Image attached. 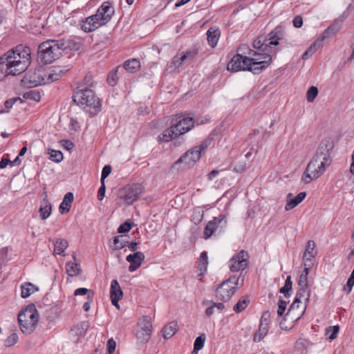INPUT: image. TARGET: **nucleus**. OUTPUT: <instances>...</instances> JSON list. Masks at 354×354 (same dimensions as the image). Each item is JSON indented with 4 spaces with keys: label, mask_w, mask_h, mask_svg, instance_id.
I'll return each instance as SVG.
<instances>
[{
    "label": "nucleus",
    "mask_w": 354,
    "mask_h": 354,
    "mask_svg": "<svg viewBox=\"0 0 354 354\" xmlns=\"http://www.w3.org/2000/svg\"><path fill=\"white\" fill-rule=\"evenodd\" d=\"M30 62V49L17 46L0 57V80L8 75H18L24 72Z\"/></svg>",
    "instance_id": "obj_1"
},
{
    "label": "nucleus",
    "mask_w": 354,
    "mask_h": 354,
    "mask_svg": "<svg viewBox=\"0 0 354 354\" xmlns=\"http://www.w3.org/2000/svg\"><path fill=\"white\" fill-rule=\"evenodd\" d=\"M334 145L330 139L322 140L319 145L316 153L308 164L306 170H313L322 175L332 162L330 157Z\"/></svg>",
    "instance_id": "obj_2"
},
{
    "label": "nucleus",
    "mask_w": 354,
    "mask_h": 354,
    "mask_svg": "<svg viewBox=\"0 0 354 354\" xmlns=\"http://www.w3.org/2000/svg\"><path fill=\"white\" fill-rule=\"evenodd\" d=\"M194 127V121L192 118L173 115L170 127L158 136V139L162 142H169L189 131Z\"/></svg>",
    "instance_id": "obj_3"
},
{
    "label": "nucleus",
    "mask_w": 354,
    "mask_h": 354,
    "mask_svg": "<svg viewBox=\"0 0 354 354\" xmlns=\"http://www.w3.org/2000/svg\"><path fill=\"white\" fill-rule=\"evenodd\" d=\"M63 53L60 39H49L39 44L38 59L44 64H48L57 59Z\"/></svg>",
    "instance_id": "obj_4"
},
{
    "label": "nucleus",
    "mask_w": 354,
    "mask_h": 354,
    "mask_svg": "<svg viewBox=\"0 0 354 354\" xmlns=\"http://www.w3.org/2000/svg\"><path fill=\"white\" fill-rule=\"evenodd\" d=\"M67 71L68 68L60 66H54L46 71L39 69L30 76V82L34 86L50 84L59 80Z\"/></svg>",
    "instance_id": "obj_5"
},
{
    "label": "nucleus",
    "mask_w": 354,
    "mask_h": 354,
    "mask_svg": "<svg viewBox=\"0 0 354 354\" xmlns=\"http://www.w3.org/2000/svg\"><path fill=\"white\" fill-rule=\"evenodd\" d=\"M39 315L34 304H29L18 315V322L23 333L30 334L36 328Z\"/></svg>",
    "instance_id": "obj_6"
},
{
    "label": "nucleus",
    "mask_w": 354,
    "mask_h": 354,
    "mask_svg": "<svg viewBox=\"0 0 354 354\" xmlns=\"http://www.w3.org/2000/svg\"><path fill=\"white\" fill-rule=\"evenodd\" d=\"M211 140L205 139L199 145H196L184 153L172 165L175 167L180 163H183L187 167H194L198 162L203 154L205 153L209 146Z\"/></svg>",
    "instance_id": "obj_7"
},
{
    "label": "nucleus",
    "mask_w": 354,
    "mask_h": 354,
    "mask_svg": "<svg viewBox=\"0 0 354 354\" xmlns=\"http://www.w3.org/2000/svg\"><path fill=\"white\" fill-rule=\"evenodd\" d=\"M115 13V8L109 1L104 2L95 15L90 16V32L106 25Z\"/></svg>",
    "instance_id": "obj_8"
},
{
    "label": "nucleus",
    "mask_w": 354,
    "mask_h": 354,
    "mask_svg": "<svg viewBox=\"0 0 354 354\" xmlns=\"http://www.w3.org/2000/svg\"><path fill=\"white\" fill-rule=\"evenodd\" d=\"M239 285L240 277L234 275L224 281L216 290V297L221 301H227L234 294Z\"/></svg>",
    "instance_id": "obj_9"
},
{
    "label": "nucleus",
    "mask_w": 354,
    "mask_h": 354,
    "mask_svg": "<svg viewBox=\"0 0 354 354\" xmlns=\"http://www.w3.org/2000/svg\"><path fill=\"white\" fill-rule=\"evenodd\" d=\"M249 254L246 250H242L234 254L228 261V267L232 272L241 271L240 283L241 286L243 284L244 276L243 272L249 266Z\"/></svg>",
    "instance_id": "obj_10"
},
{
    "label": "nucleus",
    "mask_w": 354,
    "mask_h": 354,
    "mask_svg": "<svg viewBox=\"0 0 354 354\" xmlns=\"http://www.w3.org/2000/svg\"><path fill=\"white\" fill-rule=\"evenodd\" d=\"M144 187L140 184L127 185L119 192V198L129 205L136 201L144 192Z\"/></svg>",
    "instance_id": "obj_11"
},
{
    "label": "nucleus",
    "mask_w": 354,
    "mask_h": 354,
    "mask_svg": "<svg viewBox=\"0 0 354 354\" xmlns=\"http://www.w3.org/2000/svg\"><path fill=\"white\" fill-rule=\"evenodd\" d=\"M254 49L253 53L250 51V55L253 57H265L266 54L270 55V57H272L277 53V49L273 46H270L266 37L260 36L257 37L252 44Z\"/></svg>",
    "instance_id": "obj_12"
},
{
    "label": "nucleus",
    "mask_w": 354,
    "mask_h": 354,
    "mask_svg": "<svg viewBox=\"0 0 354 354\" xmlns=\"http://www.w3.org/2000/svg\"><path fill=\"white\" fill-rule=\"evenodd\" d=\"M338 30L339 29L335 25H332L328 27L322 33L321 38L317 39L308 47L303 54L302 59H307L311 57L318 48L322 46V41L325 39L335 36L337 33Z\"/></svg>",
    "instance_id": "obj_13"
},
{
    "label": "nucleus",
    "mask_w": 354,
    "mask_h": 354,
    "mask_svg": "<svg viewBox=\"0 0 354 354\" xmlns=\"http://www.w3.org/2000/svg\"><path fill=\"white\" fill-rule=\"evenodd\" d=\"M251 62L248 63L246 71L252 72L253 74H259L262 71L267 68L272 62V58L268 54L265 57H254L250 58Z\"/></svg>",
    "instance_id": "obj_14"
},
{
    "label": "nucleus",
    "mask_w": 354,
    "mask_h": 354,
    "mask_svg": "<svg viewBox=\"0 0 354 354\" xmlns=\"http://www.w3.org/2000/svg\"><path fill=\"white\" fill-rule=\"evenodd\" d=\"M73 102L82 109L86 110L88 106V86L87 84L80 85L73 96Z\"/></svg>",
    "instance_id": "obj_15"
},
{
    "label": "nucleus",
    "mask_w": 354,
    "mask_h": 354,
    "mask_svg": "<svg viewBox=\"0 0 354 354\" xmlns=\"http://www.w3.org/2000/svg\"><path fill=\"white\" fill-rule=\"evenodd\" d=\"M251 62L250 58L247 56H243L239 53L234 55L227 64V70L233 72L239 71H246L248 63Z\"/></svg>",
    "instance_id": "obj_16"
},
{
    "label": "nucleus",
    "mask_w": 354,
    "mask_h": 354,
    "mask_svg": "<svg viewBox=\"0 0 354 354\" xmlns=\"http://www.w3.org/2000/svg\"><path fill=\"white\" fill-rule=\"evenodd\" d=\"M227 221L224 215L221 214L218 217H214L212 221H210L206 225L203 233L204 238L206 239H209L219 225L223 227H225Z\"/></svg>",
    "instance_id": "obj_17"
},
{
    "label": "nucleus",
    "mask_w": 354,
    "mask_h": 354,
    "mask_svg": "<svg viewBox=\"0 0 354 354\" xmlns=\"http://www.w3.org/2000/svg\"><path fill=\"white\" fill-rule=\"evenodd\" d=\"M88 329V322H84L74 326L71 332L70 337L74 343L82 342L85 340V335Z\"/></svg>",
    "instance_id": "obj_18"
},
{
    "label": "nucleus",
    "mask_w": 354,
    "mask_h": 354,
    "mask_svg": "<svg viewBox=\"0 0 354 354\" xmlns=\"http://www.w3.org/2000/svg\"><path fill=\"white\" fill-rule=\"evenodd\" d=\"M62 44L63 52L66 50H80L82 48L84 43V39L79 37H73L67 39H60Z\"/></svg>",
    "instance_id": "obj_19"
},
{
    "label": "nucleus",
    "mask_w": 354,
    "mask_h": 354,
    "mask_svg": "<svg viewBox=\"0 0 354 354\" xmlns=\"http://www.w3.org/2000/svg\"><path fill=\"white\" fill-rule=\"evenodd\" d=\"M123 292L121 290L120 286L116 279H113L111 282L110 287V298L112 304L119 308L118 301L122 299Z\"/></svg>",
    "instance_id": "obj_20"
},
{
    "label": "nucleus",
    "mask_w": 354,
    "mask_h": 354,
    "mask_svg": "<svg viewBox=\"0 0 354 354\" xmlns=\"http://www.w3.org/2000/svg\"><path fill=\"white\" fill-rule=\"evenodd\" d=\"M126 259L130 263L129 271L134 272L140 267L142 261L145 259V254L142 252H136L133 254H129Z\"/></svg>",
    "instance_id": "obj_21"
},
{
    "label": "nucleus",
    "mask_w": 354,
    "mask_h": 354,
    "mask_svg": "<svg viewBox=\"0 0 354 354\" xmlns=\"http://www.w3.org/2000/svg\"><path fill=\"white\" fill-rule=\"evenodd\" d=\"M140 325L141 326V330L138 331L137 337L138 339L141 338L140 335H143V340L148 341L150 339L151 333V324L149 321L148 316H143L140 321Z\"/></svg>",
    "instance_id": "obj_22"
},
{
    "label": "nucleus",
    "mask_w": 354,
    "mask_h": 354,
    "mask_svg": "<svg viewBox=\"0 0 354 354\" xmlns=\"http://www.w3.org/2000/svg\"><path fill=\"white\" fill-rule=\"evenodd\" d=\"M285 35L284 29L281 26H277L272 31H271L268 35V41L270 45V46H278L279 40H281Z\"/></svg>",
    "instance_id": "obj_23"
},
{
    "label": "nucleus",
    "mask_w": 354,
    "mask_h": 354,
    "mask_svg": "<svg viewBox=\"0 0 354 354\" xmlns=\"http://www.w3.org/2000/svg\"><path fill=\"white\" fill-rule=\"evenodd\" d=\"M292 196V193H289L287 195V201L285 205V209L290 211L297 206L301 203L306 196V193L304 192H299L295 198H290Z\"/></svg>",
    "instance_id": "obj_24"
},
{
    "label": "nucleus",
    "mask_w": 354,
    "mask_h": 354,
    "mask_svg": "<svg viewBox=\"0 0 354 354\" xmlns=\"http://www.w3.org/2000/svg\"><path fill=\"white\" fill-rule=\"evenodd\" d=\"M102 109V102L90 89V116L96 115Z\"/></svg>",
    "instance_id": "obj_25"
},
{
    "label": "nucleus",
    "mask_w": 354,
    "mask_h": 354,
    "mask_svg": "<svg viewBox=\"0 0 354 354\" xmlns=\"http://www.w3.org/2000/svg\"><path fill=\"white\" fill-rule=\"evenodd\" d=\"M73 200L74 196L72 192H68L65 194L64 199L59 207V212L62 214H65L69 212Z\"/></svg>",
    "instance_id": "obj_26"
},
{
    "label": "nucleus",
    "mask_w": 354,
    "mask_h": 354,
    "mask_svg": "<svg viewBox=\"0 0 354 354\" xmlns=\"http://www.w3.org/2000/svg\"><path fill=\"white\" fill-rule=\"evenodd\" d=\"M316 244L314 241H308L306 246V250L303 256L304 261H311L317 254Z\"/></svg>",
    "instance_id": "obj_27"
},
{
    "label": "nucleus",
    "mask_w": 354,
    "mask_h": 354,
    "mask_svg": "<svg viewBox=\"0 0 354 354\" xmlns=\"http://www.w3.org/2000/svg\"><path fill=\"white\" fill-rule=\"evenodd\" d=\"M313 346V343L306 339L300 338L296 342L295 349L298 353H307L308 352L312 351L311 348Z\"/></svg>",
    "instance_id": "obj_28"
},
{
    "label": "nucleus",
    "mask_w": 354,
    "mask_h": 354,
    "mask_svg": "<svg viewBox=\"0 0 354 354\" xmlns=\"http://www.w3.org/2000/svg\"><path fill=\"white\" fill-rule=\"evenodd\" d=\"M220 30L215 27H211L207 32V39L209 46L215 47L218 43L220 37Z\"/></svg>",
    "instance_id": "obj_29"
},
{
    "label": "nucleus",
    "mask_w": 354,
    "mask_h": 354,
    "mask_svg": "<svg viewBox=\"0 0 354 354\" xmlns=\"http://www.w3.org/2000/svg\"><path fill=\"white\" fill-rule=\"evenodd\" d=\"M178 330V324L176 322H171L165 325L161 332L165 339L171 338Z\"/></svg>",
    "instance_id": "obj_30"
},
{
    "label": "nucleus",
    "mask_w": 354,
    "mask_h": 354,
    "mask_svg": "<svg viewBox=\"0 0 354 354\" xmlns=\"http://www.w3.org/2000/svg\"><path fill=\"white\" fill-rule=\"evenodd\" d=\"M122 67L127 72L134 73L140 68V63L138 59L133 58L126 60L123 63Z\"/></svg>",
    "instance_id": "obj_31"
},
{
    "label": "nucleus",
    "mask_w": 354,
    "mask_h": 354,
    "mask_svg": "<svg viewBox=\"0 0 354 354\" xmlns=\"http://www.w3.org/2000/svg\"><path fill=\"white\" fill-rule=\"evenodd\" d=\"M51 210L52 205L50 203L46 198H44L39 209L41 218L42 219L48 218L51 214Z\"/></svg>",
    "instance_id": "obj_32"
},
{
    "label": "nucleus",
    "mask_w": 354,
    "mask_h": 354,
    "mask_svg": "<svg viewBox=\"0 0 354 354\" xmlns=\"http://www.w3.org/2000/svg\"><path fill=\"white\" fill-rule=\"evenodd\" d=\"M65 269L67 274L70 277H76L81 272L80 264L75 261H69L66 263Z\"/></svg>",
    "instance_id": "obj_33"
},
{
    "label": "nucleus",
    "mask_w": 354,
    "mask_h": 354,
    "mask_svg": "<svg viewBox=\"0 0 354 354\" xmlns=\"http://www.w3.org/2000/svg\"><path fill=\"white\" fill-rule=\"evenodd\" d=\"M120 68L121 66L119 65L109 72L106 77V82L109 86H114L118 84L119 80L118 73Z\"/></svg>",
    "instance_id": "obj_34"
},
{
    "label": "nucleus",
    "mask_w": 354,
    "mask_h": 354,
    "mask_svg": "<svg viewBox=\"0 0 354 354\" xmlns=\"http://www.w3.org/2000/svg\"><path fill=\"white\" fill-rule=\"evenodd\" d=\"M129 244V237L124 235H118L113 239V248L120 250Z\"/></svg>",
    "instance_id": "obj_35"
},
{
    "label": "nucleus",
    "mask_w": 354,
    "mask_h": 354,
    "mask_svg": "<svg viewBox=\"0 0 354 354\" xmlns=\"http://www.w3.org/2000/svg\"><path fill=\"white\" fill-rule=\"evenodd\" d=\"M68 244L66 240L59 239L54 242V254H63Z\"/></svg>",
    "instance_id": "obj_36"
},
{
    "label": "nucleus",
    "mask_w": 354,
    "mask_h": 354,
    "mask_svg": "<svg viewBox=\"0 0 354 354\" xmlns=\"http://www.w3.org/2000/svg\"><path fill=\"white\" fill-rule=\"evenodd\" d=\"M21 296L27 298L37 290V288L31 283H26L21 286Z\"/></svg>",
    "instance_id": "obj_37"
},
{
    "label": "nucleus",
    "mask_w": 354,
    "mask_h": 354,
    "mask_svg": "<svg viewBox=\"0 0 354 354\" xmlns=\"http://www.w3.org/2000/svg\"><path fill=\"white\" fill-rule=\"evenodd\" d=\"M322 175L314 172L313 170H306L304 172V176H302V181L305 184H308L310 182H311L313 180L317 179L319 177H320Z\"/></svg>",
    "instance_id": "obj_38"
},
{
    "label": "nucleus",
    "mask_w": 354,
    "mask_h": 354,
    "mask_svg": "<svg viewBox=\"0 0 354 354\" xmlns=\"http://www.w3.org/2000/svg\"><path fill=\"white\" fill-rule=\"evenodd\" d=\"M250 303V300L247 297H244L241 299L234 306L233 310L236 313H241L244 310Z\"/></svg>",
    "instance_id": "obj_39"
},
{
    "label": "nucleus",
    "mask_w": 354,
    "mask_h": 354,
    "mask_svg": "<svg viewBox=\"0 0 354 354\" xmlns=\"http://www.w3.org/2000/svg\"><path fill=\"white\" fill-rule=\"evenodd\" d=\"M23 97L26 100H30L35 102H39L41 100L40 92L37 90L28 91L24 94Z\"/></svg>",
    "instance_id": "obj_40"
},
{
    "label": "nucleus",
    "mask_w": 354,
    "mask_h": 354,
    "mask_svg": "<svg viewBox=\"0 0 354 354\" xmlns=\"http://www.w3.org/2000/svg\"><path fill=\"white\" fill-rule=\"evenodd\" d=\"M205 335L204 334H201L194 341V349L192 351V354H196L198 353L199 350H201L205 344Z\"/></svg>",
    "instance_id": "obj_41"
},
{
    "label": "nucleus",
    "mask_w": 354,
    "mask_h": 354,
    "mask_svg": "<svg viewBox=\"0 0 354 354\" xmlns=\"http://www.w3.org/2000/svg\"><path fill=\"white\" fill-rule=\"evenodd\" d=\"M292 283L291 281L290 276H288L284 286L280 289V292L284 295L285 297H289L290 296V291L292 290Z\"/></svg>",
    "instance_id": "obj_42"
},
{
    "label": "nucleus",
    "mask_w": 354,
    "mask_h": 354,
    "mask_svg": "<svg viewBox=\"0 0 354 354\" xmlns=\"http://www.w3.org/2000/svg\"><path fill=\"white\" fill-rule=\"evenodd\" d=\"M307 289H308V288L300 287V289L297 291V292L296 294V296L295 298V303H300L301 299L303 297H305L306 295L307 296V297L306 298V300L308 301L310 294H309V292H306Z\"/></svg>",
    "instance_id": "obj_43"
},
{
    "label": "nucleus",
    "mask_w": 354,
    "mask_h": 354,
    "mask_svg": "<svg viewBox=\"0 0 354 354\" xmlns=\"http://www.w3.org/2000/svg\"><path fill=\"white\" fill-rule=\"evenodd\" d=\"M48 153L50 156V159L54 162H59L63 160V154L60 151L50 149Z\"/></svg>",
    "instance_id": "obj_44"
},
{
    "label": "nucleus",
    "mask_w": 354,
    "mask_h": 354,
    "mask_svg": "<svg viewBox=\"0 0 354 354\" xmlns=\"http://www.w3.org/2000/svg\"><path fill=\"white\" fill-rule=\"evenodd\" d=\"M339 331V327L338 325L330 326L326 329V335L328 336L329 339L333 340L337 337Z\"/></svg>",
    "instance_id": "obj_45"
},
{
    "label": "nucleus",
    "mask_w": 354,
    "mask_h": 354,
    "mask_svg": "<svg viewBox=\"0 0 354 354\" xmlns=\"http://www.w3.org/2000/svg\"><path fill=\"white\" fill-rule=\"evenodd\" d=\"M318 94V88L316 86H311L307 91L306 97L309 102H313Z\"/></svg>",
    "instance_id": "obj_46"
},
{
    "label": "nucleus",
    "mask_w": 354,
    "mask_h": 354,
    "mask_svg": "<svg viewBox=\"0 0 354 354\" xmlns=\"http://www.w3.org/2000/svg\"><path fill=\"white\" fill-rule=\"evenodd\" d=\"M354 286V269L353 270L350 277L348 279L346 284L344 286V290L348 293L351 292Z\"/></svg>",
    "instance_id": "obj_47"
},
{
    "label": "nucleus",
    "mask_w": 354,
    "mask_h": 354,
    "mask_svg": "<svg viewBox=\"0 0 354 354\" xmlns=\"http://www.w3.org/2000/svg\"><path fill=\"white\" fill-rule=\"evenodd\" d=\"M88 20V17H82L77 19V21L75 22L77 24V26L79 27L84 32H88V28L87 27V21Z\"/></svg>",
    "instance_id": "obj_48"
},
{
    "label": "nucleus",
    "mask_w": 354,
    "mask_h": 354,
    "mask_svg": "<svg viewBox=\"0 0 354 354\" xmlns=\"http://www.w3.org/2000/svg\"><path fill=\"white\" fill-rule=\"evenodd\" d=\"M181 58H182L181 55H176V56H174V58L172 59V61L170 64L169 67L174 68H177L179 66H180L182 63L183 62H185V60L181 59Z\"/></svg>",
    "instance_id": "obj_49"
},
{
    "label": "nucleus",
    "mask_w": 354,
    "mask_h": 354,
    "mask_svg": "<svg viewBox=\"0 0 354 354\" xmlns=\"http://www.w3.org/2000/svg\"><path fill=\"white\" fill-rule=\"evenodd\" d=\"M18 340V335L17 333H13L10 335L8 337V338L6 339L5 344L6 346H12L15 343H17Z\"/></svg>",
    "instance_id": "obj_50"
},
{
    "label": "nucleus",
    "mask_w": 354,
    "mask_h": 354,
    "mask_svg": "<svg viewBox=\"0 0 354 354\" xmlns=\"http://www.w3.org/2000/svg\"><path fill=\"white\" fill-rule=\"evenodd\" d=\"M133 225L131 223L125 222L119 226V227L118 228V233L129 232L131 230Z\"/></svg>",
    "instance_id": "obj_51"
},
{
    "label": "nucleus",
    "mask_w": 354,
    "mask_h": 354,
    "mask_svg": "<svg viewBox=\"0 0 354 354\" xmlns=\"http://www.w3.org/2000/svg\"><path fill=\"white\" fill-rule=\"evenodd\" d=\"M197 55V51L195 50H187L185 53H183L182 55L181 59L187 60V59H192Z\"/></svg>",
    "instance_id": "obj_52"
},
{
    "label": "nucleus",
    "mask_w": 354,
    "mask_h": 354,
    "mask_svg": "<svg viewBox=\"0 0 354 354\" xmlns=\"http://www.w3.org/2000/svg\"><path fill=\"white\" fill-rule=\"evenodd\" d=\"M115 347H116L115 341L113 338L109 339L106 343V349H107L108 353L112 354L113 353H114V351L115 350Z\"/></svg>",
    "instance_id": "obj_53"
},
{
    "label": "nucleus",
    "mask_w": 354,
    "mask_h": 354,
    "mask_svg": "<svg viewBox=\"0 0 354 354\" xmlns=\"http://www.w3.org/2000/svg\"><path fill=\"white\" fill-rule=\"evenodd\" d=\"M111 172V167L110 165H105L102 171L100 182H104L105 178L108 177Z\"/></svg>",
    "instance_id": "obj_54"
},
{
    "label": "nucleus",
    "mask_w": 354,
    "mask_h": 354,
    "mask_svg": "<svg viewBox=\"0 0 354 354\" xmlns=\"http://www.w3.org/2000/svg\"><path fill=\"white\" fill-rule=\"evenodd\" d=\"M250 51L253 53V50L250 49L247 44H241L237 49L238 53L243 55V54L250 55Z\"/></svg>",
    "instance_id": "obj_55"
},
{
    "label": "nucleus",
    "mask_w": 354,
    "mask_h": 354,
    "mask_svg": "<svg viewBox=\"0 0 354 354\" xmlns=\"http://www.w3.org/2000/svg\"><path fill=\"white\" fill-rule=\"evenodd\" d=\"M298 285L299 287L308 288V277L301 274L298 281Z\"/></svg>",
    "instance_id": "obj_56"
},
{
    "label": "nucleus",
    "mask_w": 354,
    "mask_h": 354,
    "mask_svg": "<svg viewBox=\"0 0 354 354\" xmlns=\"http://www.w3.org/2000/svg\"><path fill=\"white\" fill-rule=\"evenodd\" d=\"M287 302L283 300H279L277 314L279 316H282L286 309Z\"/></svg>",
    "instance_id": "obj_57"
},
{
    "label": "nucleus",
    "mask_w": 354,
    "mask_h": 354,
    "mask_svg": "<svg viewBox=\"0 0 354 354\" xmlns=\"http://www.w3.org/2000/svg\"><path fill=\"white\" fill-rule=\"evenodd\" d=\"M101 184L102 185L97 192V198L99 201H102L104 198L105 192H106V187H105L104 182L101 183Z\"/></svg>",
    "instance_id": "obj_58"
},
{
    "label": "nucleus",
    "mask_w": 354,
    "mask_h": 354,
    "mask_svg": "<svg viewBox=\"0 0 354 354\" xmlns=\"http://www.w3.org/2000/svg\"><path fill=\"white\" fill-rule=\"evenodd\" d=\"M200 263H201V264L202 266H204L205 270H206L207 265L208 263V261H207V252H203L201 254V256H200Z\"/></svg>",
    "instance_id": "obj_59"
},
{
    "label": "nucleus",
    "mask_w": 354,
    "mask_h": 354,
    "mask_svg": "<svg viewBox=\"0 0 354 354\" xmlns=\"http://www.w3.org/2000/svg\"><path fill=\"white\" fill-rule=\"evenodd\" d=\"M205 304H211V306L205 310V314L207 316L212 315L215 312V307L212 301H207L204 302Z\"/></svg>",
    "instance_id": "obj_60"
},
{
    "label": "nucleus",
    "mask_w": 354,
    "mask_h": 354,
    "mask_svg": "<svg viewBox=\"0 0 354 354\" xmlns=\"http://www.w3.org/2000/svg\"><path fill=\"white\" fill-rule=\"evenodd\" d=\"M62 146L65 148L67 150H71L74 147V145L72 142L67 140H63L61 141Z\"/></svg>",
    "instance_id": "obj_61"
},
{
    "label": "nucleus",
    "mask_w": 354,
    "mask_h": 354,
    "mask_svg": "<svg viewBox=\"0 0 354 354\" xmlns=\"http://www.w3.org/2000/svg\"><path fill=\"white\" fill-rule=\"evenodd\" d=\"M292 23L295 28H300L303 24V19L300 16H297L294 18Z\"/></svg>",
    "instance_id": "obj_62"
},
{
    "label": "nucleus",
    "mask_w": 354,
    "mask_h": 354,
    "mask_svg": "<svg viewBox=\"0 0 354 354\" xmlns=\"http://www.w3.org/2000/svg\"><path fill=\"white\" fill-rule=\"evenodd\" d=\"M88 292V289L86 288H80L75 290L74 295L75 296H79V295H86Z\"/></svg>",
    "instance_id": "obj_63"
},
{
    "label": "nucleus",
    "mask_w": 354,
    "mask_h": 354,
    "mask_svg": "<svg viewBox=\"0 0 354 354\" xmlns=\"http://www.w3.org/2000/svg\"><path fill=\"white\" fill-rule=\"evenodd\" d=\"M265 333H261L260 331H257L255 333V334L254 335V338H253V340L254 342H260L264 337H265Z\"/></svg>",
    "instance_id": "obj_64"
}]
</instances>
